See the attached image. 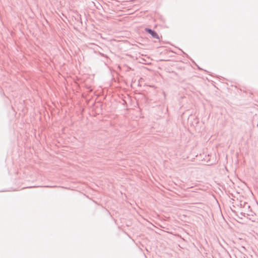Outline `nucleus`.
Masks as SVG:
<instances>
[{"label":"nucleus","mask_w":258,"mask_h":258,"mask_svg":"<svg viewBox=\"0 0 258 258\" xmlns=\"http://www.w3.org/2000/svg\"><path fill=\"white\" fill-rule=\"evenodd\" d=\"M147 31L154 37L159 38L158 34L151 29H147Z\"/></svg>","instance_id":"nucleus-1"}]
</instances>
